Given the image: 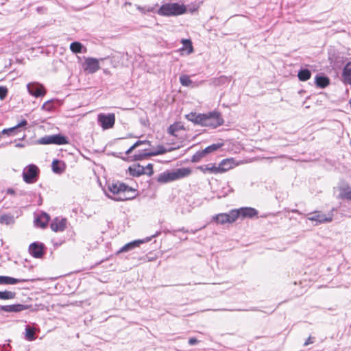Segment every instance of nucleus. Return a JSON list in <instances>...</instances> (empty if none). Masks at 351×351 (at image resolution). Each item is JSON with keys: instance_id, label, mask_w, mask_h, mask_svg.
<instances>
[{"instance_id": "1", "label": "nucleus", "mask_w": 351, "mask_h": 351, "mask_svg": "<svg viewBox=\"0 0 351 351\" xmlns=\"http://www.w3.org/2000/svg\"><path fill=\"white\" fill-rule=\"evenodd\" d=\"M186 119L195 124L212 128H216L224 122L221 113L215 110L204 114L191 112L186 115Z\"/></svg>"}, {"instance_id": "2", "label": "nucleus", "mask_w": 351, "mask_h": 351, "mask_svg": "<svg viewBox=\"0 0 351 351\" xmlns=\"http://www.w3.org/2000/svg\"><path fill=\"white\" fill-rule=\"evenodd\" d=\"M108 189L106 195L115 201H125L135 197L134 190L121 182L109 184Z\"/></svg>"}, {"instance_id": "3", "label": "nucleus", "mask_w": 351, "mask_h": 351, "mask_svg": "<svg viewBox=\"0 0 351 351\" xmlns=\"http://www.w3.org/2000/svg\"><path fill=\"white\" fill-rule=\"evenodd\" d=\"M191 173V170L189 168L185 167L179 168L173 171H166L160 173L156 180L160 184H165L186 178L189 176Z\"/></svg>"}, {"instance_id": "4", "label": "nucleus", "mask_w": 351, "mask_h": 351, "mask_svg": "<svg viewBox=\"0 0 351 351\" xmlns=\"http://www.w3.org/2000/svg\"><path fill=\"white\" fill-rule=\"evenodd\" d=\"M186 11V8L184 5H180L178 3H167L162 5L157 13L160 16H170L181 15Z\"/></svg>"}, {"instance_id": "5", "label": "nucleus", "mask_w": 351, "mask_h": 351, "mask_svg": "<svg viewBox=\"0 0 351 351\" xmlns=\"http://www.w3.org/2000/svg\"><path fill=\"white\" fill-rule=\"evenodd\" d=\"M38 176L39 169L34 164L28 165L23 169V178L27 184L35 183L38 178Z\"/></svg>"}, {"instance_id": "6", "label": "nucleus", "mask_w": 351, "mask_h": 351, "mask_svg": "<svg viewBox=\"0 0 351 351\" xmlns=\"http://www.w3.org/2000/svg\"><path fill=\"white\" fill-rule=\"evenodd\" d=\"M38 143L42 145L55 144L62 145L68 144L69 141L65 136L58 134L45 136L38 140Z\"/></svg>"}, {"instance_id": "7", "label": "nucleus", "mask_w": 351, "mask_h": 351, "mask_svg": "<svg viewBox=\"0 0 351 351\" xmlns=\"http://www.w3.org/2000/svg\"><path fill=\"white\" fill-rule=\"evenodd\" d=\"M173 149V147H171L167 149L162 145H158L156 149L154 151L135 154L134 156V159L135 160H141L146 158L147 157L161 155Z\"/></svg>"}, {"instance_id": "8", "label": "nucleus", "mask_w": 351, "mask_h": 351, "mask_svg": "<svg viewBox=\"0 0 351 351\" xmlns=\"http://www.w3.org/2000/svg\"><path fill=\"white\" fill-rule=\"evenodd\" d=\"M97 121L104 130H108L114 126L115 115L114 113L99 114H98Z\"/></svg>"}, {"instance_id": "9", "label": "nucleus", "mask_w": 351, "mask_h": 351, "mask_svg": "<svg viewBox=\"0 0 351 351\" xmlns=\"http://www.w3.org/2000/svg\"><path fill=\"white\" fill-rule=\"evenodd\" d=\"M45 245L40 242L36 241L31 243L29 246V253L36 258H41L45 254Z\"/></svg>"}, {"instance_id": "10", "label": "nucleus", "mask_w": 351, "mask_h": 351, "mask_svg": "<svg viewBox=\"0 0 351 351\" xmlns=\"http://www.w3.org/2000/svg\"><path fill=\"white\" fill-rule=\"evenodd\" d=\"M83 69L85 72L90 74L96 73L100 69L99 60L95 58H86Z\"/></svg>"}, {"instance_id": "11", "label": "nucleus", "mask_w": 351, "mask_h": 351, "mask_svg": "<svg viewBox=\"0 0 351 351\" xmlns=\"http://www.w3.org/2000/svg\"><path fill=\"white\" fill-rule=\"evenodd\" d=\"M160 234L159 232H156V234L152 235L151 237H147L145 239H138L131 241L125 245H123L120 250L118 251V253L126 252L130 251L137 247H138L141 244L144 243L145 242H148L151 241L152 237H156Z\"/></svg>"}, {"instance_id": "12", "label": "nucleus", "mask_w": 351, "mask_h": 351, "mask_svg": "<svg viewBox=\"0 0 351 351\" xmlns=\"http://www.w3.org/2000/svg\"><path fill=\"white\" fill-rule=\"evenodd\" d=\"M307 218L310 221H315V225L330 222L332 219L331 215L326 216L325 214L321 213L318 211L309 213Z\"/></svg>"}, {"instance_id": "13", "label": "nucleus", "mask_w": 351, "mask_h": 351, "mask_svg": "<svg viewBox=\"0 0 351 351\" xmlns=\"http://www.w3.org/2000/svg\"><path fill=\"white\" fill-rule=\"evenodd\" d=\"M27 88L29 93L36 97L44 96L46 93L44 86L40 84L29 83L27 85Z\"/></svg>"}, {"instance_id": "14", "label": "nucleus", "mask_w": 351, "mask_h": 351, "mask_svg": "<svg viewBox=\"0 0 351 351\" xmlns=\"http://www.w3.org/2000/svg\"><path fill=\"white\" fill-rule=\"evenodd\" d=\"M67 224L66 218H55L50 224V228L53 232H63Z\"/></svg>"}, {"instance_id": "15", "label": "nucleus", "mask_w": 351, "mask_h": 351, "mask_svg": "<svg viewBox=\"0 0 351 351\" xmlns=\"http://www.w3.org/2000/svg\"><path fill=\"white\" fill-rule=\"evenodd\" d=\"M28 308L27 305L15 304L11 305L1 306L0 309L7 313H18Z\"/></svg>"}, {"instance_id": "16", "label": "nucleus", "mask_w": 351, "mask_h": 351, "mask_svg": "<svg viewBox=\"0 0 351 351\" xmlns=\"http://www.w3.org/2000/svg\"><path fill=\"white\" fill-rule=\"evenodd\" d=\"M240 217L244 218H252L258 215V211L251 207H242L239 209Z\"/></svg>"}, {"instance_id": "17", "label": "nucleus", "mask_w": 351, "mask_h": 351, "mask_svg": "<svg viewBox=\"0 0 351 351\" xmlns=\"http://www.w3.org/2000/svg\"><path fill=\"white\" fill-rule=\"evenodd\" d=\"M49 219V215L43 213L34 219L35 226L39 228H45L47 226Z\"/></svg>"}, {"instance_id": "18", "label": "nucleus", "mask_w": 351, "mask_h": 351, "mask_svg": "<svg viewBox=\"0 0 351 351\" xmlns=\"http://www.w3.org/2000/svg\"><path fill=\"white\" fill-rule=\"evenodd\" d=\"M128 170L130 174L134 177H138L141 175L145 174V173H147V171H145L144 166H142L139 164L134 165L133 166L130 167Z\"/></svg>"}, {"instance_id": "19", "label": "nucleus", "mask_w": 351, "mask_h": 351, "mask_svg": "<svg viewBox=\"0 0 351 351\" xmlns=\"http://www.w3.org/2000/svg\"><path fill=\"white\" fill-rule=\"evenodd\" d=\"M230 77L221 75L218 77H214L211 79L210 84L214 86H219L228 84L230 82Z\"/></svg>"}, {"instance_id": "20", "label": "nucleus", "mask_w": 351, "mask_h": 351, "mask_svg": "<svg viewBox=\"0 0 351 351\" xmlns=\"http://www.w3.org/2000/svg\"><path fill=\"white\" fill-rule=\"evenodd\" d=\"M29 280L27 279H19L14 278L10 276H0V284L1 285H15L18 282H27Z\"/></svg>"}, {"instance_id": "21", "label": "nucleus", "mask_w": 351, "mask_h": 351, "mask_svg": "<svg viewBox=\"0 0 351 351\" xmlns=\"http://www.w3.org/2000/svg\"><path fill=\"white\" fill-rule=\"evenodd\" d=\"M51 168L54 173L60 174L64 171L66 165L65 163L62 160H54L52 162Z\"/></svg>"}, {"instance_id": "22", "label": "nucleus", "mask_w": 351, "mask_h": 351, "mask_svg": "<svg viewBox=\"0 0 351 351\" xmlns=\"http://www.w3.org/2000/svg\"><path fill=\"white\" fill-rule=\"evenodd\" d=\"M199 169H200L203 173H219V165L216 166L214 164H208L205 165H202L199 167Z\"/></svg>"}, {"instance_id": "23", "label": "nucleus", "mask_w": 351, "mask_h": 351, "mask_svg": "<svg viewBox=\"0 0 351 351\" xmlns=\"http://www.w3.org/2000/svg\"><path fill=\"white\" fill-rule=\"evenodd\" d=\"M70 49L74 53H85L86 48L80 42H73L70 45Z\"/></svg>"}, {"instance_id": "24", "label": "nucleus", "mask_w": 351, "mask_h": 351, "mask_svg": "<svg viewBox=\"0 0 351 351\" xmlns=\"http://www.w3.org/2000/svg\"><path fill=\"white\" fill-rule=\"evenodd\" d=\"M233 167V161L232 159H223L219 164V173H223Z\"/></svg>"}, {"instance_id": "25", "label": "nucleus", "mask_w": 351, "mask_h": 351, "mask_svg": "<svg viewBox=\"0 0 351 351\" xmlns=\"http://www.w3.org/2000/svg\"><path fill=\"white\" fill-rule=\"evenodd\" d=\"M344 82L351 86V62L346 64L343 71Z\"/></svg>"}, {"instance_id": "26", "label": "nucleus", "mask_w": 351, "mask_h": 351, "mask_svg": "<svg viewBox=\"0 0 351 351\" xmlns=\"http://www.w3.org/2000/svg\"><path fill=\"white\" fill-rule=\"evenodd\" d=\"M330 83V80L328 77L322 75H316L315 84L319 88H324L326 87Z\"/></svg>"}, {"instance_id": "27", "label": "nucleus", "mask_w": 351, "mask_h": 351, "mask_svg": "<svg viewBox=\"0 0 351 351\" xmlns=\"http://www.w3.org/2000/svg\"><path fill=\"white\" fill-rule=\"evenodd\" d=\"M339 197L351 200V187L349 186H342L339 189Z\"/></svg>"}, {"instance_id": "28", "label": "nucleus", "mask_w": 351, "mask_h": 351, "mask_svg": "<svg viewBox=\"0 0 351 351\" xmlns=\"http://www.w3.org/2000/svg\"><path fill=\"white\" fill-rule=\"evenodd\" d=\"M182 129L183 125L179 122H176L168 128V133L171 136H177L176 132Z\"/></svg>"}, {"instance_id": "29", "label": "nucleus", "mask_w": 351, "mask_h": 351, "mask_svg": "<svg viewBox=\"0 0 351 351\" xmlns=\"http://www.w3.org/2000/svg\"><path fill=\"white\" fill-rule=\"evenodd\" d=\"M298 77L300 81H306L311 78V72L307 69H302L299 71Z\"/></svg>"}, {"instance_id": "30", "label": "nucleus", "mask_w": 351, "mask_h": 351, "mask_svg": "<svg viewBox=\"0 0 351 351\" xmlns=\"http://www.w3.org/2000/svg\"><path fill=\"white\" fill-rule=\"evenodd\" d=\"M14 217L11 214H3L0 217V223L10 225L14 223Z\"/></svg>"}, {"instance_id": "31", "label": "nucleus", "mask_w": 351, "mask_h": 351, "mask_svg": "<svg viewBox=\"0 0 351 351\" xmlns=\"http://www.w3.org/2000/svg\"><path fill=\"white\" fill-rule=\"evenodd\" d=\"M228 218V223L234 222L238 218L240 217V213L239 209H233L231 210L229 213H227Z\"/></svg>"}, {"instance_id": "32", "label": "nucleus", "mask_w": 351, "mask_h": 351, "mask_svg": "<svg viewBox=\"0 0 351 351\" xmlns=\"http://www.w3.org/2000/svg\"><path fill=\"white\" fill-rule=\"evenodd\" d=\"M16 293L11 291H0V300H8L15 298Z\"/></svg>"}, {"instance_id": "33", "label": "nucleus", "mask_w": 351, "mask_h": 351, "mask_svg": "<svg viewBox=\"0 0 351 351\" xmlns=\"http://www.w3.org/2000/svg\"><path fill=\"white\" fill-rule=\"evenodd\" d=\"M222 143H214L204 149V152L206 155L214 152L222 147Z\"/></svg>"}, {"instance_id": "34", "label": "nucleus", "mask_w": 351, "mask_h": 351, "mask_svg": "<svg viewBox=\"0 0 351 351\" xmlns=\"http://www.w3.org/2000/svg\"><path fill=\"white\" fill-rule=\"evenodd\" d=\"M213 219L220 224H224L226 223H228V218L227 213H220L215 215Z\"/></svg>"}, {"instance_id": "35", "label": "nucleus", "mask_w": 351, "mask_h": 351, "mask_svg": "<svg viewBox=\"0 0 351 351\" xmlns=\"http://www.w3.org/2000/svg\"><path fill=\"white\" fill-rule=\"evenodd\" d=\"M143 144H148L150 145V142L149 141L145 140V141H137L133 145H132L126 152L125 154L129 155L132 153V152L137 147L143 145Z\"/></svg>"}, {"instance_id": "36", "label": "nucleus", "mask_w": 351, "mask_h": 351, "mask_svg": "<svg viewBox=\"0 0 351 351\" xmlns=\"http://www.w3.org/2000/svg\"><path fill=\"white\" fill-rule=\"evenodd\" d=\"M25 338L28 341H34L36 339L35 332L33 328L27 326L25 328Z\"/></svg>"}, {"instance_id": "37", "label": "nucleus", "mask_w": 351, "mask_h": 351, "mask_svg": "<svg viewBox=\"0 0 351 351\" xmlns=\"http://www.w3.org/2000/svg\"><path fill=\"white\" fill-rule=\"evenodd\" d=\"M180 82L183 86H190L193 83L190 79V77L187 75H181L180 77Z\"/></svg>"}, {"instance_id": "38", "label": "nucleus", "mask_w": 351, "mask_h": 351, "mask_svg": "<svg viewBox=\"0 0 351 351\" xmlns=\"http://www.w3.org/2000/svg\"><path fill=\"white\" fill-rule=\"evenodd\" d=\"M205 156L206 154L204 152V150L198 151L192 156L191 161L193 162H198Z\"/></svg>"}, {"instance_id": "39", "label": "nucleus", "mask_w": 351, "mask_h": 351, "mask_svg": "<svg viewBox=\"0 0 351 351\" xmlns=\"http://www.w3.org/2000/svg\"><path fill=\"white\" fill-rule=\"evenodd\" d=\"M182 43L184 48L188 49V53H191L193 51L192 42L189 39H182Z\"/></svg>"}, {"instance_id": "40", "label": "nucleus", "mask_w": 351, "mask_h": 351, "mask_svg": "<svg viewBox=\"0 0 351 351\" xmlns=\"http://www.w3.org/2000/svg\"><path fill=\"white\" fill-rule=\"evenodd\" d=\"M8 95V89L6 87L0 86V99H4Z\"/></svg>"}, {"instance_id": "41", "label": "nucleus", "mask_w": 351, "mask_h": 351, "mask_svg": "<svg viewBox=\"0 0 351 351\" xmlns=\"http://www.w3.org/2000/svg\"><path fill=\"white\" fill-rule=\"evenodd\" d=\"M137 9L142 13L145 14L146 12H152L154 11V8H152V7H147V8H145V7H141L140 5H138L137 6Z\"/></svg>"}, {"instance_id": "42", "label": "nucleus", "mask_w": 351, "mask_h": 351, "mask_svg": "<svg viewBox=\"0 0 351 351\" xmlns=\"http://www.w3.org/2000/svg\"><path fill=\"white\" fill-rule=\"evenodd\" d=\"M145 171H147V173H145L146 175L152 176L154 173L153 171V165L152 164L149 163L145 167H144Z\"/></svg>"}, {"instance_id": "43", "label": "nucleus", "mask_w": 351, "mask_h": 351, "mask_svg": "<svg viewBox=\"0 0 351 351\" xmlns=\"http://www.w3.org/2000/svg\"><path fill=\"white\" fill-rule=\"evenodd\" d=\"M15 132H16V130L14 126V127L10 128L3 129L2 130V134L10 135V134H14Z\"/></svg>"}, {"instance_id": "44", "label": "nucleus", "mask_w": 351, "mask_h": 351, "mask_svg": "<svg viewBox=\"0 0 351 351\" xmlns=\"http://www.w3.org/2000/svg\"><path fill=\"white\" fill-rule=\"evenodd\" d=\"M42 109L47 110V111H51L52 109V105L50 101H47L43 104L42 106Z\"/></svg>"}, {"instance_id": "45", "label": "nucleus", "mask_w": 351, "mask_h": 351, "mask_svg": "<svg viewBox=\"0 0 351 351\" xmlns=\"http://www.w3.org/2000/svg\"><path fill=\"white\" fill-rule=\"evenodd\" d=\"M27 122L26 120H25V119L22 120L20 123H19L16 125L14 126L16 131L19 128L25 127V125H27Z\"/></svg>"}, {"instance_id": "46", "label": "nucleus", "mask_w": 351, "mask_h": 351, "mask_svg": "<svg viewBox=\"0 0 351 351\" xmlns=\"http://www.w3.org/2000/svg\"><path fill=\"white\" fill-rule=\"evenodd\" d=\"M198 342H199V341L194 337H191L189 339V344L190 346H194V345L197 344Z\"/></svg>"}, {"instance_id": "47", "label": "nucleus", "mask_w": 351, "mask_h": 351, "mask_svg": "<svg viewBox=\"0 0 351 351\" xmlns=\"http://www.w3.org/2000/svg\"><path fill=\"white\" fill-rule=\"evenodd\" d=\"M313 339L314 338H312L311 337H309L306 340V341L304 342V346H306L311 343H313L314 341H313Z\"/></svg>"}, {"instance_id": "48", "label": "nucleus", "mask_w": 351, "mask_h": 351, "mask_svg": "<svg viewBox=\"0 0 351 351\" xmlns=\"http://www.w3.org/2000/svg\"><path fill=\"white\" fill-rule=\"evenodd\" d=\"M7 194H10V195H14L15 193V191L14 189H8L7 191H6Z\"/></svg>"}, {"instance_id": "49", "label": "nucleus", "mask_w": 351, "mask_h": 351, "mask_svg": "<svg viewBox=\"0 0 351 351\" xmlns=\"http://www.w3.org/2000/svg\"><path fill=\"white\" fill-rule=\"evenodd\" d=\"M16 147H24V145L22 144V143H16V145H15Z\"/></svg>"}, {"instance_id": "50", "label": "nucleus", "mask_w": 351, "mask_h": 351, "mask_svg": "<svg viewBox=\"0 0 351 351\" xmlns=\"http://www.w3.org/2000/svg\"><path fill=\"white\" fill-rule=\"evenodd\" d=\"M179 231L184 232H188V231L185 230L184 228H182V229H180Z\"/></svg>"}, {"instance_id": "51", "label": "nucleus", "mask_w": 351, "mask_h": 351, "mask_svg": "<svg viewBox=\"0 0 351 351\" xmlns=\"http://www.w3.org/2000/svg\"><path fill=\"white\" fill-rule=\"evenodd\" d=\"M293 213H298V210H293Z\"/></svg>"}]
</instances>
